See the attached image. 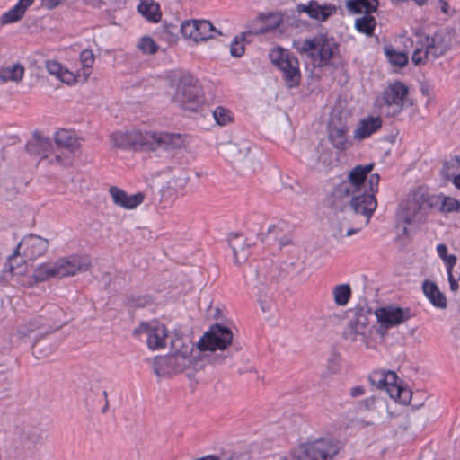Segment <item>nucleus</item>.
<instances>
[{"instance_id": "1", "label": "nucleus", "mask_w": 460, "mask_h": 460, "mask_svg": "<svg viewBox=\"0 0 460 460\" xmlns=\"http://www.w3.org/2000/svg\"><path fill=\"white\" fill-rule=\"evenodd\" d=\"M374 168V164L357 165L349 173L346 181L340 183L333 190L332 205L335 209L349 210L366 217L367 225L376 208L375 198L378 191L380 176L378 173L367 174Z\"/></svg>"}, {"instance_id": "2", "label": "nucleus", "mask_w": 460, "mask_h": 460, "mask_svg": "<svg viewBox=\"0 0 460 460\" xmlns=\"http://www.w3.org/2000/svg\"><path fill=\"white\" fill-rule=\"evenodd\" d=\"M111 146L121 149L140 150H165L170 151L181 148L184 140L181 135L167 132H152L133 130L127 132H115L111 136Z\"/></svg>"}, {"instance_id": "3", "label": "nucleus", "mask_w": 460, "mask_h": 460, "mask_svg": "<svg viewBox=\"0 0 460 460\" xmlns=\"http://www.w3.org/2000/svg\"><path fill=\"white\" fill-rule=\"evenodd\" d=\"M193 350L194 347L190 342H184L181 339L172 341L167 355L153 359L154 373L158 378H167L186 370H198L201 362L192 355Z\"/></svg>"}, {"instance_id": "4", "label": "nucleus", "mask_w": 460, "mask_h": 460, "mask_svg": "<svg viewBox=\"0 0 460 460\" xmlns=\"http://www.w3.org/2000/svg\"><path fill=\"white\" fill-rule=\"evenodd\" d=\"M51 314L46 319H43L41 316L33 318L17 331L20 338H28L35 341L32 346V353L39 358L48 357L56 348L53 345L43 348L39 340L50 332L59 329L66 323V320L63 319L65 313L60 307L52 305Z\"/></svg>"}, {"instance_id": "5", "label": "nucleus", "mask_w": 460, "mask_h": 460, "mask_svg": "<svg viewBox=\"0 0 460 460\" xmlns=\"http://www.w3.org/2000/svg\"><path fill=\"white\" fill-rule=\"evenodd\" d=\"M294 48L301 56L309 59L314 67H323L327 66L338 52L339 45L332 37L320 33L295 41Z\"/></svg>"}, {"instance_id": "6", "label": "nucleus", "mask_w": 460, "mask_h": 460, "mask_svg": "<svg viewBox=\"0 0 460 460\" xmlns=\"http://www.w3.org/2000/svg\"><path fill=\"white\" fill-rule=\"evenodd\" d=\"M343 447L341 440L323 438L301 444L292 454L290 460H332ZM282 460H289L287 457Z\"/></svg>"}, {"instance_id": "7", "label": "nucleus", "mask_w": 460, "mask_h": 460, "mask_svg": "<svg viewBox=\"0 0 460 460\" xmlns=\"http://www.w3.org/2000/svg\"><path fill=\"white\" fill-rule=\"evenodd\" d=\"M278 269L270 270L265 267L260 268L247 278V285L258 296V301L263 312L270 311L273 305V289L276 286Z\"/></svg>"}, {"instance_id": "8", "label": "nucleus", "mask_w": 460, "mask_h": 460, "mask_svg": "<svg viewBox=\"0 0 460 460\" xmlns=\"http://www.w3.org/2000/svg\"><path fill=\"white\" fill-rule=\"evenodd\" d=\"M173 102L183 110L198 111L204 103V93L198 80L190 75H183L178 83Z\"/></svg>"}, {"instance_id": "9", "label": "nucleus", "mask_w": 460, "mask_h": 460, "mask_svg": "<svg viewBox=\"0 0 460 460\" xmlns=\"http://www.w3.org/2000/svg\"><path fill=\"white\" fill-rule=\"evenodd\" d=\"M430 209H432L430 197L421 190L414 192L411 199L402 202L398 217L405 224L402 233L407 234V225L422 221Z\"/></svg>"}, {"instance_id": "10", "label": "nucleus", "mask_w": 460, "mask_h": 460, "mask_svg": "<svg viewBox=\"0 0 460 460\" xmlns=\"http://www.w3.org/2000/svg\"><path fill=\"white\" fill-rule=\"evenodd\" d=\"M370 314L369 309L359 308L357 310L355 317L349 321L343 331V339L358 348H367L371 335L367 314Z\"/></svg>"}, {"instance_id": "11", "label": "nucleus", "mask_w": 460, "mask_h": 460, "mask_svg": "<svg viewBox=\"0 0 460 460\" xmlns=\"http://www.w3.org/2000/svg\"><path fill=\"white\" fill-rule=\"evenodd\" d=\"M270 58L271 62L283 72L284 80L288 88L299 84L301 74L299 62L296 57L290 56L281 48H277L271 50Z\"/></svg>"}, {"instance_id": "12", "label": "nucleus", "mask_w": 460, "mask_h": 460, "mask_svg": "<svg viewBox=\"0 0 460 460\" xmlns=\"http://www.w3.org/2000/svg\"><path fill=\"white\" fill-rule=\"evenodd\" d=\"M233 341L232 331L220 323H215L199 341L197 347L200 351L224 350Z\"/></svg>"}, {"instance_id": "13", "label": "nucleus", "mask_w": 460, "mask_h": 460, "mask_svg": "<svg viewBox=\"0 0 460 460\" xmlns=\"http://www.w3.org/2000/svg\"><path fill=\"white\" fill-rule=\"evenodd\" d=\"M181 31L185 38L194 41H204L216 35H221V32L207 20L185 21L181 25Z\"/></svg>"}, {"instance_id": "14", "label": "nucleus", "mask_w": 460, "mask_h": 460, "mask_svg": "<svg viewBox=\"0 0 460 460\" xmlns=\"http://www.w3.org/2000/svg\"><path fill=\"white\" fill-rule=\"evenodd\" d=\"M47 437V431L32 424H20L14 429V440L25 449H33Z\"/></svg>"}, {"instance_id": "15", "label": "nucleus", "mask_w": 460, "mask_h": 460, "mask_svg": "<svg viewBox=\"0 0 460 460\" xmlns=\"http://www.w3.org/2000/svg\"><path fill=\"white\" fill-rule=\"evenodd\" d=\"M136 336L146 335V343L150 349H158L165 347L167 330L164 324L158 323H142L133 332Z\"/></svg>"}, {"instance_id": "16", "label": "nucleus", "mask_w": 460, "mask_h": 460, "mask_svg": "<svg viewBox=\"0 0 460 460\" xmlns=\"http://www.w3.org/2000/svg\"><path fill=\"white\" fill-rule=\"evenodd\" d=\"M408 93V88L401 82H394L390 84L383 92L382 101L383 104L381 107L385 106L387 113L393 115L399 113L403 107L404 98Z\"/></svg>"}, {"instance_id": "17", "label": "nucleus", "mask_w": 460, "mask_h": 460, "mask_svg": "<svg viewBox=\"0 0 460 460\" xmlns=\"http://www.w3.org/2000/svg\"><path fill=\"white\" fill-rule=\"evenodd\" d=\"M55 264L58 278H65L87 270L91 261L85 255H71L58 259Z\"/></svg>"}, {"instance_id": "18", "label": "nucleus", "mask_w": 460, "mask_h": 460, "mask_svg": "<svg viewBox=\"0 0 460 460\" xmlns=\"http://www.w3.org/2000/svg\"><path fill=\"white\" fill-rule=\"evenodd\" d=\"M375 314L378 322L385 327L401 324L414 316L410 308L394 305L380 307L376 310Z\"/></svg>"}, {"instance_id": "19", "label": "nucleus", "mask_w": 460, "mask_h": 460, "mask_svg": "<svg viewBox=\"0 0 460 460\" xmlns=\"http://www.w3.org/2000/svg\"><path fill=\"white\" fill-rule=\"evenodd\" d=\"M23 248L24 257L34 260L41 256L49 247V242L40 236L35 234H29L25 236L16 246L15 254H20V249Z\"/></svg>"}, {"instance_id": "20", "label": "nucleus", "mask_w": 460, "mask_h": 460, "mask_svg": "<svg viewBox=\"0 0 460 460\" xmlns=\"http://www.w3.org/2000/svg\"><path fill=\"white\" fill-rule=\"evenodd\" d=\"M296 11L299 13H307L311 19L318 22H325L336 12V7L333 5H320L317 1L311 0L307 4H297Z\"/></svg>"}, {"instance_id": "21", "label": "nucleus", "mask_w": 460, "mask_h": 460, "mask_svg": "<svg viewBox=\"0 0 460 460\" xmlns=\"http://www.w3.org/2000/svg\"><path fill=\"white\" fill-rule=\"evenodd\" d=\"M109 192L112 198L113 202L123 208L134 209L140 205L145 199V194L137 192L134 195H128L123 190L112 186L110 188Z\"/></svg>"}, {"instance_id": "22", "label": "nucleus", "mask_w": 460, "mask_h": 460, "mask_svg": "<svg viewBox=\"0 0 460 460\" xmlns=\"http://www.w3.org/2000/svg\"><path fill=\"white\" fill-rule=\"evenodd\" d=\"M348 127L341 122L332 121L329 124V140L334 148L338 150H346L352 145L348 138Z\"/></svg>"}, {"instance_id": "23", "label": "nucleus", "mask_w": 460, "mask_h": 460, "mask_svg": "<svg viewBox=\"0 0 460 460\" xmlns=\"http://www.w3.org/2000/svg\"><path fill=\"white\" fill-rule=\"evenodd\" d=\"M222 152L226 159L234 164L245 162L250 153V146L246 142H229L222 146Z\"/></svg>"}, {"instance_id": "24", "label": "nucleus", "mask_w": 460, "mask_h": 460, "mask_svg": "<svg viewBox=\"0 0 460 460\" xmlns=\"http://www.w3.org/2000/svg\"><path fill=\"white\" fill-rule=\"evenodd\" d=\"M381 127L382 119L379 117L368 116L360 120L358 128L354 130V138L358 140L367 138Z\"/></svg>"}, {"instance_id": "25", "label": "nucleus", "mask_w": 460, "mask_h": 460, "mask_svg": "<svg viewBox=\"0 0 460 460\" xmlns=\"http://www.w3.org/2000/svg\"><path fill=\"white\" fill-rule=\"evenodd\" d=\"M228 243L233 250L235 263H241L248 257L247 247L250 246L246 243V239L241 234H231L229 235Z\"/></svg>"}, {"instance_id": "26", "label": "nucleus", "mask_w": 460, "mask_h": 460, "mask_svg": "<svg viewBox=\"0 0 460 460\" xmlns=\"http://www.w3.org/2000/svg\"><path fill=\"white\" fill-rule=\"evenodd\" d=\"M422 290L434 306L438 308L447 307V299L436 283L426 279L422 283Z\"/></svg>"}, {"instance_id": "27", "label": "nucleus", "mask_w": 460, "mask_h": 460, "mask_svg": "<svg viewBox=\"0 0 460 460\" xmlns=\"http://www.w3.org/2000/svg\"><path fill=\"white\" fill-rule=\"evenodd\" d=\"M429 197L432 209L447 213L460 211V202L454 198L444 195H429Z\"/></svg>"}, {"instance_id": "28", "label": "nucleus", "mask_w": 460, "mask_h": 460, "mask_svg": "<svg viewBox=\"0 0 460 460\" xmlns=\"http://www.w3.org/2000/svg\"><path fill=\"white\" fill-rule=\"evenodd\" d=\"M34 0H19L18 3L8 12H5L1 16V23L8 24L20 21L25 11L29 6L33 4Z\"/></svg>"}, {"instance_id": "29", "label": "nucleus", "mask_w": 460, "mask_h": 460, "mask_svg": "<svg viewBox=\"0 0 460 460\" xmlns=\"http://www.w3.org/2000/svg\"><path fill=\"white\" fill-rule=\"evenodd\" d=\"M258 21L262 23L259 29H252L253 35L264 34L276 29L282 22V16L279 13H260Z\"/></svg>"}, {"instance_id": "30", "label": "nucleus", "mask_w": 460, "mask_h": 460, "mask_svg": "<svg viewBox=\"0 0 460 460\" xmlns=\"http://www.w3.org/2000/svg\"><path fill=\"white\" fill-rule=\"evenodd\" d=\"M55 142L57 146L66 149L70 154L74 153L80 146L75 134L66 129H60L56 133Z\"/></svg>"}, {"instance_id": "31", "label": "nucleus", "mask_w": 460, "mask_h": 460, "mask_svg": "<svg viewBox=\"0 0 460 460\" xmlns=\"http://www.w3.org/2000/svg\"><path fill=\"white\" fill-rule=\"evenodd\" d=\"M51 147V140L48 137H43L38 133L33 136V140L26 145V150L31 155L47 156L46 152Z\"/></svg>"}, {"instance_id": "32", "label": "nucleus", "mask_w": 460, "mask_h": 460, "mask_svg": "<svg viewBox=\"0 0 460 460\" xmlns=\"http://www.w3.org/2000/svg\"><path fill=\"white\" fill-rule=\"evenodd\" d=\"M54 277H58L56 264H41L35 269L32 275L33 280H28L27 282H22V284L32 285L33 282L46 281Z\"/></svg>"}, {"instance_id": "33", "label": "nucleus", "mask_w": 460, "mask_h": 460, "mask_svg": "<svg viewBox=\"0 0 460 460\" xmlns=\"http://www.w3.org/2000/svg\"><path fill=\"white\" fill-rule=\"evenodd\" d=\"M428 47L432 49V58H438L446 54L449 49L450 44L445 40L440 34H435L433 37H426Z\"/></svg>"}, {"instance_id": "34", "label": "nucleus", "mask_w": 460, "mask_h": 460, "mask_svg": "<svg viewBox=\"0 0 460 460\" xmlns=\"http://www.w3.org/2000/svg\"><path fill=\"white\" fill-rule=\"evenodd\" d=\"M138 11L150 22H157L161 19L159 4L154 0H140Z\"/></svg>"}, {"instance_id": "35", "label": "nucleus", "mask_w": 460, "mask_h": 460, "mask_svg": "<svg viewBox=\"0 0 460 460\" xmlns=\"http://www.w3.org/2000/svg\"><path fill=\"white\" fill-rule=\"evenodd\" d=\"M46 68L49 75H55L63 83L70 84L74 81V75L55 60H47Z\"/></svg>"}, {"instance_id": "36", "label": "nucleus", "mask_w": 460, "mask_h": 460, "mask_svg": "<svg viewBox=\"0 0 460 460\" xmlns=\"http://www.w3.org/2000/svg\"><path fill=\"white\" fill-rule=\"evenodd\" d=\"M347 7L353 13H365L370 14L375 12L378 5L377 0H349Z\"/></svg>"}, {"instance_id": "37", "label": "nucleus", "mask_w": 460, "mask_h": 460, "mask_svg": "<svg viewBox=\"0 0 460 460\" xmlns=\"http://www.w3.org/2000/svg\"><path fill=\"white\" fill-rule=\"evenodd\" d=\"M24 68L20 65H13L0 71V81L5 83L7 81L19 82L22 79Z\"/></svg>"}, {"instance_id": "38", "label": "nucleus", "mask_w": 460, "mask_h": 460, "mask_svg": "<svg viewBox=\"0 0 460 460\" xmlns=\"http://www.w3.org/2000/svg\"><path fill=\"white\" fill-rule=\"evenodd\" d=\"M334 302L337 305H346L351 296V288L349 284H340L334 287L332 290Z\"/></svg>"}, {"instance_id": "39", "label": "nucleus", "mask_w": 460, "mask_h": 460, "mask_svg": "<svg viewBox=\"0 0 460 460\" xmlns=\"http://www.w3.org/2000/svg\"><path fill=\"white\" fill-rule=\"evenodd\" d=\"M385 54L388 61L394 66L403 67L408 63V56L404 52L396 51L392 46H385Z\"/></svg>"}, {"instance_id": "40", "label": "nucleus", "mask_w": 460, "mask_h": 460, "mask_svg": "<svg viewBox=\"0 0 460 460\" xmlns=\"http://www.w3.org/2000/svg\"><path fill=\"white\" fill-rule=\"evenodd\" d=\"M17 255L15 254V251L12 255L9 256L8 261L4 264V271L5 273L9 272L12 277H22L27 272V266L25 262H22L21 265H14V262L17 261Z\"/></svg>"}, {"instance_id": "41", "label": "nucleus", "mask_w": 460, "mask_h": 460, "mask_svg": "<svg viewBox=\"0 0 460 460\" xmlns=\"http://www.w3.org/2000/svg\"><path fill=\"white\" fill-rule=\"evenodd\" d=\"M376 24V20L371 14H364L362 17L356 19L355 22L356 29L367 36L373 34Z\"/></svg>"}, {"instance_id": "42", "label": "nucleus", "mask_w": 460, "mask_h": 460, "mask_svg": "<svg viewBox=\"0 0 460 460\" xmlns=\"http://www.w3.org/2000/svg\"><path fill=\"white\" fill-rule=\"evenodd\" d=\"M253 35L252 29L234 37L230 46V53L233 57L240 58L244 53V44L248 36Z\"/></svg>"}, {"instance_id": "43", "label": "nucleus", "mask_w": 460, "mask_h": 460, "mask_svg": "<svg viewBox=\"0 0 460 460\" xmlns=\"http://www.w3.org/2000/svg\"><path fill=\"white\" fill-rule=\"evenodd\" d=\"M411 391L400 385L399 386H393L390 389V397L398 401L399 402L402 404H408L411 398Z\"/></svg>"}, {"instance_id": "44", "label": "nucleus", "mask_w": 460, "mask_h": 460, "mask_svg": "<svg viewBox=\"0 0 460 460\" xmlns=\"http://www.w3.org/2000/svg\"><path fill=\"white\" fill-rule=\"evenodd\" d=\"M431 51H432V49H430L428 47V44L425 41L421 48H417L413 51L412 57H411L412 63L416 66H420V65L425 64L429 60V57L432 58Z\"/></svg>"}, {"instance_id": "45", "label": "nucleus", "mask_w": 460, "mask_h": 460, "mask_svg": "<svg viewBox=\"0 0 460 460\" xmlns=\"http://www.w3.org/2000/svg\"><path fill=\"white\" fill-rule=\"evenodd\" d=\"M213 117L216 122L220 126H226L233 120L231 111L222 106H218L214 110Z\"/></svg>"}, {"instance_id": "46", "label": "nucleus", "mask_w": 460, "mask_h": 460, "mask_svg": "<svg viewBox=\"0 0 460 460\" xmlns=\"http://www.w3.org/2000/svg\"><path fill=\"white\" fill-rule=\"evenodd\" d=\"M437 252L438 256L443 260L447 268L454 267L456 263V257L455 255L447 254V247L444 243H439L437 246Z\"/></svg>"}, {"instance_id": "47", "label": "nucleus", "mask_w": 460, "mask_h": 460, "mask_svg": "<svg viewBox=\"0 0 460 460\" xmlns=\"http://www.w3.org/2000/svg\"><path fill=\"white\" fill-rule=\"evenodd\" d=\"M139 49L145 54H155L157 51L156 43L149 37H143L138 43Z\"/></svg>"}, {"instance_id": "48", "label": "nucleus", "mask_w": 460, "mask_h": 460, "mask_svg": "<svg viewBox=\"0 0 460 460\" xmlns=\"http://www.w3.org/2000/svg\"><path fill=\"white\" fill-rule=\"evenodd\" d=\"M368 381L372 385L379 389L386 391L385 378L384 377V370L374 371L368 376Z\"/></svg>"}, {"instance_id": "49", "label": "nucleus", "mask_w": 460, "mask_h": 460, "mask_svg": "<svg viewBox=\"0 0 460 460\" xmlns=\"http://www.w3.org/2000/svg\"><path fill=\"white\" fill-rule=\"evenodd\" d=\"M454 166H455L454 163H452V164H450L449 163H446L442 168V173L444 174L445 178H447V180L452 179L454 185L457 189H460V173L456 174V175L454 173H452V174L449 173L450 167H454Z\"/></svg>"}, {"instance_id": "50", "label": "nucleus", "mask_w": 460, "mask_h": 460, "mask_svg": "<svg viewBox=\"0 0 460 460\" xmlns=\"http://www.w3.org/2000/svg\"><path fill=\"white\" fill-rule=\"evenodd\" d=\"M384 377L385 378L386 392L388 394H390V389L393 386L400 385V384L398 383V376L394 372L384 370Z\"/></svg>"}, {"instance_id": "51", "label": "nucleus", "mask_w": 460, "mask_h": 460, "mask_svg": "<svg viewBox=\"0 0 460 460\" xmlns=\"http://www.w3.org/2000/svg\"><path fill=\"white\" fill-rule=\"evenodd\" d=\"M80 61L83 66L90 68L94 63V56L91 49H84L80 54Z\"/></svg>"}, {"instance_id": "52", "label": "nucleus", "mask_w": 460, "mask_h": 460, "mask_svg": "<svg viewBox=\"0 0 460 460\" xmlns=\"http://www.w3.org/2000/svg\"><path fill=\"white\" fill-rule=\"evenodd\" d=\"M56 163L63 165V166H68L71 164V156L67 155L66 154H56L54 157Z\"/></svg>"}, {"instance_id": "53", "label": "nucleus", "mask_w": 460, "mask_h": 460, "mask_svg": "<svg viewBox=\"0 0 460 460\" xmlns=\"http://www.w3.org/2000/svg\"><path fill=\"white\" fill-rule=\"evenodd\" d=\"M64 0H41V4L49 9H53L59 5Z\"/></svg>"}, {"instance_id": "54", "label": "nucleus", "mask_w": 460, "mask_h": 460, "mask_svg": "<svg viewBox=\"0 0 460 460\" xmlns=\"http://www.w3.org/2000/svg\"><path fill=\"white\" fill-rule=\"evenodd\" d=\"M375 400L373 397L367 398L360 402L359 408L364 410H370L374 406Z\"/></svg>"}, {"instance_id": "55", "label": "nucleus", "mask_w": 460, "mask_h": 460, "mask_svg": "<svg viewBox=\"0 0 460 460\" xmlns=\"http://www.w3.org/2000/svg\"><path fill=\"white\" fill-rule=\"evenodd\" d=\"M365 394V389L363 386H355L350 390V395L352 397H359Z\"/></svg>"}, {"instance_id": "56", "label": "nucleus", "mask_w": 460, "mask_h": 460, "mask_svg": "<svg viewBox=\"0 0 460 460\" xmlns=\"http://www.w3.org/2000/svg\"><path fill=\"white\" fill-rule=\"evenodd\" d=\"M292 244V241L288 236H283L279 240V246L280 249H283L284 247Z\"/></svg>"}, {"instance_id": "57", "label": "nucleus", "mask_w": 460, "mask_h": 460, "mask_svg": "<svg viewBox=\"0 0 460 460\" xmlns=\"http://www.w3.org/2000/svg\"><path fill=\"white\" fill-rule=\"evenodd\" d=\"M194 460H226V458L220 457L216 455H208V456H205L194 459Z\"/></svg>"}, {"instance_id": "58", "label": "nucleus", "mask_w": 460, "mask_h": 460, "mask_svg": "<svg viewBox=\"0 0 460 460\" xmlns=\"http://www.w3.org/2000/svg\"><path fill=\"white\" fill-rule=\"evenodd\" d=\"M278 231H282L280 224L271 225L268 228V234H278Z\"/></svg>"}, {"instance_id": "59", "label": "nucleus", "mask_w": 460, "mask_h": 460, "mask_svg": "<svg viewBox=\"0 0 460 460\" xmlns=\"http://www.w3.org/2000/svg\"><path fill=\"white\" fill-rule=\"evenodd\" d=\"M453 268H454V267L447 268V276H448V281H449V284L451 283V281L456 280V279H454V277H453V273H452Z\"/></svg>"}, {"instance_id": "60", "label": "nucleus", "mask_w": 460, "mask_h": 460, "mask_svg": "<svg viewBox=\"0 0 460 460\" xmlns=\"http://www.w3.org/2000/svg\"><path fill=\"white\" fill-rule=\"evenodd\" d=\"M449 285H450V289L453 292H456L459 288V286H458V283L456 280L451 281V283Z\"/></svg>"}, {"instance_id": "61", "label": "nucleus", "mask_w": 460, "mask_h": 460, "mask_svg": "<svg viewBox=\"0 0 460 460\" xmlns=\"http://www.w3.org/2000/svg\"><path fill=\"white\" fill-rule=\"evenodd\" d=\"M440 2L442 3L441 11L444 13H448V8H449L448 4L447 2H443V0H440Z\"/></svg>"}, {"instance_id": "62", "label": "nucleus", "mask_w": 460, "mask_h": 460, "mask_svg": "<svg viewBox=\"0 0 460 460\" xmlns=\"http://www.w3.org/2000/svg\"><path fill=\"white\" fill-rule=\"evenodd\" d=\"M359 231V228H349L346 231V236H351L352 234L358 233Z\"/></svg>"}, {"instance_id": "63", "label": "nucleus", "mask_w": 460, "mask_h": 460, "mask_svg": "<svg viewBox=\"0 0 460 460\" xmlns=\"http://www.w3.org/2000/svg\"><path fill=\"white\" fill-rule=\"evenodd\" d=\"M109 410V401L106 400L104 406L102 409V413H106Z\"/></svg>"}, {"instance_id": "64", "label": "nucleus", "mask_w": 460, "mask_h": 460, "mask_svg": "<svg viewBox=\"0 0 460 460\" xmlns=\"http://www.w3.org/2000/svg\"><path fill=\"white\" fill-rule=\"evenodd\" d=\"M22 262H25L22 259H19V255H17V261L14 262V265H21Z\"/></svg>"}]
</instances>
